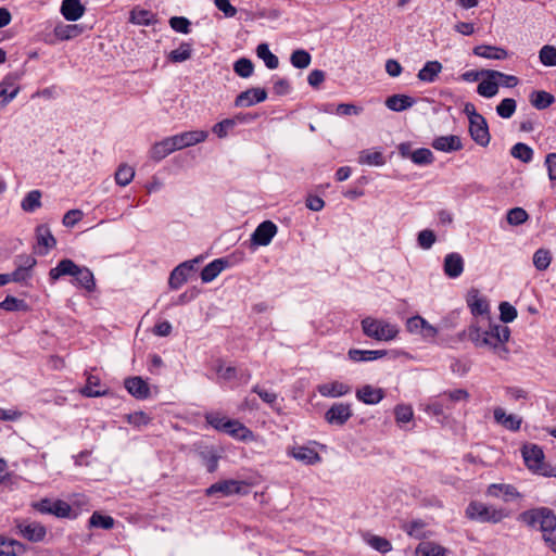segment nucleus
Segmentation results:
<instances>
[{"instance_id": "obj_55", "label": "nucleus", "mask_w": 556, "mask_h": 556, "mask_svg": "<svg viewBox=\"0 0 556 556\" xmlns=\"http://www.w3.org/2000/svg\"><path fill=\"white\" fill-rule=\"evenodd\" d=\"M130 21L137 25L149 26L156 22L155 15L148 10H134L130 15Z\"/></svg>"}, {"instance_id": "obj_26", "label": "nucleus", "mask_w": 556, "mask_h": 556, "mask_svg": "<svg viewBox=\"0 0 556 556\" xmlns=\"http://www.w3.org/2000/svg\"><path fill=\"white\" fill-rule=\"evenodd\" d=\"M288 454L305 465H314L321 460L320 455L308 446H294Z\"/></svg>"}, {"instance_id": "obj_45", "label": "nucleus", "mask_w": 556, "mask_h": 556, "mask_svg": "<svg viewBox=\"0 0 556 556\" xmlns=\"http://www.w3.org/2000/svg\"><path fill=\"white\" fill-rule=\"evenodd\" d=\"M256 55L262 59L269 70H275L279 65L277 55L271 53L267 43H260L256 48Z\"/></svg>"}, {"instance_id": "obj_29", "label": "nucleus", "mask_w": 556, "mask_h": 556, "mask_svg": "<svg viewBox=\"0 0 556 556\" xmlns=\"http://www.w3.org/2000/svg\"><path fill=\"white\" fill-rule=\"evenodd\" d=\"M473 54L488 60H505L508 58V52L506 49L489 45H480L475 47Z\"/></svg>"}, {"instance_id": "obj_14", "label": "nucleus", "mask_w": 556, "mask_h": 556, "mask_svg": "<svg viewBox=\"0 0 556 556\" xmlns=\"http://www.w3.org/2000/svg\"><path fill=\"white\" fill-rule=\"evenodd\" d=\"M469 134L471 139L481 147H486L490 143L491 136L484 117L469 122Z\"/></svg>"}, {"instance_id": "obj_51", "label": "nucleus", "mask_w": 556, "mask_h": 556, "mask_svg": "<svg viewBox=\"0 0 556 556\" xmlns=\"http://www.w3.org/2000/svg\"><path fill=\"white\" fill-rule=\"evenodd\" d=\"M239 121H242L240 116H237L236 118H226L222 122L215 124L213 126L212 131L218 137V138H225L227 137L228 132L232 130Z\"/></svg>"}, {"instance_id": "obj_43", "label": "nucleus", "mask_w": 556, "mask_h": 556, "mask_svg": "<svg viewBox=\"0 0 556 556\" xmlns=\"http://www.w3.org/2000/svg\"><path fill=\"white\" fill-rule=\"evenodd\" d=\"M554 96L543 90L533 91L530 96L531 104L538 110H544L548 108L554 103Z\"/></svg>"}, {"instance_id": "obj_28", "label": "nucleus", "mask_w": 556, "mask_h": 556, "mask_svg": "<svg viewBox=\"0 0 556 556\" xmlns=\"http://www.w3.org/2000/svg\"><path fill=\"white\" fill-rule=\"evenodd\" d=\"M317 390L325 397H340L351 392V387L339 381L319 384Z\"/></svg>"}, {"instance_id": "obj_19", "label": "nucleus", "mask_w": 556, "mask_h": 556, "mask_svg": "<svg viewBox=\"0 0 556 556\" xmlns=\"http://www.w3.org/2000/svg\"><path fill=\"white\" fill-rule=\"evenodd\" d=\"M443 270L448 278H458L464 271L463 256L456 252L446 254L444 257Z\"/></svg>"}, {"instance_id": "obj_53", "label": "nucleus", "mask_w": 556, "mask_h": 556, "mask_svg": "<svg viewBox=\"0 0 556 556\" xmlns=\"http://www.w3.org/2000/svg\"><path fill=\"white\" fill-rule=\"evenodd\" d=\"M365 541L370 547L382 554H386L392 549L390 541L382 536L368 534L365 538Z\"/></svg>"}, {"instance_id": "obj_4", "label": "nucleus", "mask_w": 556, "mask_h": 556, "mask_svg": "<svg viewBox=\"0 0 556 556\" xmlns=\"http://www.w3.org/2000/svg\"><path fill=\"white\" fill-rule=\"evenodd\" d=\"M526 466L534 473L544 477H556V466L544 462V452L536 444H526L521 450Z\"/></svg>"}, {"instance_id": "obj_8", "label": "nucleus", "mask_w": 556, "mask_h": 556, "mask_svg": "<svg viewBox=\"0 0 556 556\" xmlns=\"http://www.w3.org/2000/svg\"><path fill=\"white\" fill-rule=\"evenodd\" d=\"M35 508L41 514H49L59 518L71 517L72 513L71 505L62 500L51 501L45 498L35 504Z\"/></svg>"}, {"instance_id": "obj_48", "label": "nucleus", "mask_w": 556, "mask_h": 556, "mask_svg": "<svg viewBox=\"0 0 556 556\" xmlns=\"http://www.w3.org/2000/svg\"><path fill=\"white\" fill-rule=\"evenodd\" d=\"M513 157L520 160L523 163H530L533 159V150L528 144L518 142L510 149Z\"/></svg>"}, {"instance_id": "obj_9", "label": "nucleus", "mask_w": 556, "mask_h": 556, "mask_svg": "<svg viewBox=\"0 0 556 556\" xmlns=\"http://www.w3.org/2000/svg\"><path fill=\"white\" fill-rule=\"evenodd\" d=\"M247 484L243 481L228 479L213 483L205 490L207 496L220 494L222 496H230L233 494H241Z\"/></svg>"}, {"instance_id": "obj_38", "label": "nucleus", "mask_w": 556, "mask_h": 556, "mask_svg": "<svg viewBox=\"0 0 556 556\" xmlns=\"http://www.w3.org/2000/svg\"><path fill=\"white\" fill-rule=\"evenodd\" d=\"M75 283L88 292H91L96 288L94 277L92 271L87 267L79 266L74 276Z\"/></svg>"}, {"instance_id": "obj_10", "label": "nucleus", "mask_w": 556, "mask_h": 556, "mask_svg": "<svg viewBox=\"0 0 556 556\" xmlns=\"http://www.w3.org/2000/svg\"><path fill=\"white\" fill-rule=\"evenodd\" d=\"M277 226L271 220L262 222L251 235V242L254 245L266 247L277 233Z\"/></svg>"}, {"instance_id": "obj_41", "label": "nucleus", "mask_w": 556, "mask_h": 556, "mask_svg": "<svg viewBox=\"0 0 556 556\" xmlns=\"http://www.w3.org/2000/svg\"><path fill=\"white\" fill-rule=\"evenodd\" d=\"M83 33V28L76 24H61L55 26L54 35L60 40H70Z\"/></svg>"}, {"instance_id": "obj_44", "label": "nucleus", "mask_w": 556, "mask_h": 556, "mask_svg": "<svg viewBox=\"0 0 556 556\" xmlns=\"http://www.w3.org/2000/svg\"><path fill=\"white\" fill-rule=\"evenodd\" d=\"M358 163L369 166H382L384 164V157L380 151L363 150L359 153Z\"/></svg>"}, {"instance_id": "obj_12", "label": "nucleus", "mask_w": 556, "mask_h": 556, "mask_svg": "<svg viewBox=\"0 0 556 556\" xmlns=\"http://www.w3.org/2000/svg\"><path fill=\"white\" fill-rule=\"evenodd\" d=\"M18 75L9 74L0 83V106L4 108L10 103L18 93L20 87L17 85Z\"/></svg>"}, {"instance_id": "obj_1", "label": "nucleus", "mask_w": 556, "mask_h": 556, "mask_svg": "<svg viewBox=\"0 0 556 556\" xmlns=\"http://www.w3.org/2000/svg\"><path fill=\"white\" fill-rule=\"evenodd\" d=\"M468 339L477 348H485L504 358L508 354L506 343L510 338V329L501 324H490L486 329L471 325L467 331Z\"/></svg>"}, {"instance_id": "obj_27", "label": "nucleus", "mask_w": 556, "mask_h": 556, "mask_svg": "<svg viewBox=\"0 0 556 556\" xmlns=\"http://www.w3.org/2000/svg\"><path fill=\"white\" fill-rule=\"evenodd\" d=\"M387 353L388 352L386 350L350 349L348 352V357L350 361L354 363L372 362L384 357Z\"/></svg>"}, {"instance_id": "obj_34", "label": "nucleus", "mask_w": 556, "mask_h": 556, "mask_svg": "<svg viewBox=\"0 0 556 556\" xmlns=\"http://www.w3.org/2000/svg\"><path fill=\"white\" fill-rule=\"evenodd\" d=\"M79 266L76 265L72 260L64 258L58 263V265L50 269L49 277L51 280H58L62 276H75V273Z\"/></svg>"}, {"instance_id": "obj_18", "label": "nucleus", "mask_w": 556, "mask_h": 556, "mask_svg": "<svg viewBox=\"0 0 556 556\" xmlns=\"http://www.w3.org/2000/svg\"><path fill=\"white\" fill-rule=\"evenodd\" d=\"M356 399L367 405H376L384 397V391L370 384H365L356 390Z\"/></svg>"}, {"instance_id": "obj_58", "label": "nucleus", "mask_w": 556, "mask_h": 556, "mask_svg": "<svg viewBox=\"0 0 556 556\" xmlns=\"http://www.w3.org/2000/svg\"><path fill=\"white\" fill-rule=\"evenodd\" d=\"M529 218L527 211L522 207H514L507 212L506 219L511 226H519L526 223Z\"/></svg>"}, {"instance_id": "obj_5", "label": "nucleus", "mask_w": 556, "mask_h": 556, "mask_svg": "<svg viewBox=\"0 0 556 556\" xmlns=\"http://www.w3.org/2000/svg\"><path fill=\"white\" fill-rule=\"evenodd\" d=\"M466 516L479 522L498 523L509 516L504 508H496L482 502H470L466 508Z\"/></svg>"}, {"instance_id": "obj_2", "label": "nucleus", "mask_w": 556, "mask_h": 556, "mask_svg": "<svg viewBox=\"0 0 556 556\" xmlns=\"http://www.w3.org/2000/svg\"><path fill=\"white\" fill-rule=\"evenodd\" d=\"M518 521L542 532L544 542L556 553V515L547 507H536L520 513Z\"/></svg>"}, {"instance_id": "obj_35", "label": "nucleus", "mask_w": 556, "mask_h": 556, "mask_svg": "<svg viewBox=\"0 0 556 556\" xmlns=\"http://www.w3.org/2000/svg\"><path fill=\"white\" fill-rule=\"evenodd\" d=\"M415 104V100L406 94H393L386 100V106L394 112H403Z\"/></svg>"}, {"instance_id": "obj_23", "label": "nucleus", "mask_w": 556, "mask_h": 556, "mask_svg": "<svg viewBox=\"0 0 556 556\" xmlns=\"http://www.w3.org/2000/svg\"><path fill=\"white\" fill-rule=\"evenodd\" d=\"M18 533L30 542H40L47 534L46 528L38 522L18 523Z\"/></svg>"}, {"instance_id": "obj_63", "label": "nucleus", "mask_w": 556, "mask_h": 556, "mask_svg": "<svg viewBox=\"0 0 556 556\" xmlns=\"http://www.w3.org/2000/svg\"><path fill=\"white\" fill-rule=\"evenodd\" d=\"M500 319L504 324L511 323L517 317V309L508 302H502L500 304Z\"/></svg>"}, {"instance_id": "obj_13", "label": "nucleus", "mask_w": 556, "mask_h": 556, "mask_svg": "<svg viewBox=\"0 0 556 556\" xmlns=\"http://www.w3.org/2000/svg\"><path fill=\"white\" fill-rule=\"evenodd\" d=\"M267 99V91L264 88H250L239 93L235 100L238 108H249Z\"/></svg>"}, {"instance_id": "obj_32", "label": "nucleus", "mask_w": 556, "mask_h": 556, "mask_svg": "<svg viewBox=\"0 0 556 556\" xmlns=\"http://www.w3.org/2000/svg\"><path fill=\"white\" fill-rule=\"evenodd\" d=\"M26 546L17 540L0 535V556H21Z\"/></svg>"}, {"instance_id": "obj_62", "label": "nucleus", "mask_w": 556, "mask_h": 556, "mask_svg": "<svg viewBox=\"0 0 556 556\" xmlns=\"http://www.w3.org/2000/svg\"><path fill=\"white\" fill-rule=\"evenodd\" d=\"M540 61L545 66H556V48L554 46H543L539 52Z\"/></svg>"}, {"instance_id": "obj_20", "label": "nucleus", "mask_w": 556, "mask_h": 556, "mask_svg": "<svg viewBox=\"0 0 556 556\" xmlns=\"http://www.w3.org/2000/svg\"><path fill=\"white\" fill-rule=\"evenodd\" d=\"M125 389L134 397L146 400L150 396V387L141 377H129L124 381Z\"/></svg>"}, {"instance_id": "obj_52", "label": "nucleus", "mask_w": 556, "mask_h": 556, "mask_svg": "<svg viewBox=\"0 0 556 556\" xmlns=\"http://www.w3.org/2000/svg\"><path fill=\"white\" fill-rule=\"evenodd\" d=\"M89 527L110 530L114 527V519L111 516L94 511L89 518Z\"/></svg>"}, {"instance_id": "obj_7", "label": "nucleus", "mask_w": 556, "mask_h": 556, "mask_svg": "<svg viewBox=\"0 0 556 556\" xmlns=\"http://www.w3.org/2000/svg\"><path fill=\"white\" fill-rule=\"evenodd\" d=\"M37 261L28 254H20L14 258L15 270L13 275L14 282H24L31 278V270L36 266Z\"/></svg>"}, {"instance_id": "obj_40", "label": "nucleus", "mask_w": 556, "mask_h": 556, "mask_svg": "<svg viewBox=\"0 0 556 556\" xmlns=\"http://www.w3.org/2000/svg\"><path fill=\"white\" fill-rule=\"evenodd\" d=\"M81 394L86 397H98L108 393L106 389H101L100 378L93 375L87 377V382L81 389Z\"/></svg>"}, {"instance_id": "obj_59", "label": "nucleus", "mask_w": 556, "mask_h": 556, "mask_svg": "<svg viewBox=\"0 0 556 556\" xmlns=\"http://www.w3.org/2000/svg\"><path fill=\"white\" fill-rule=\"evenodd\" d=\"M410 160L417 165H428L434 161V156L431 150L419 148L412 152Z\"/></svg>"}, {"instance_id": "obj_16", "label": "nucleus", "mask_w": 556, "mask_h": 556, "mask_svg": "<svg viewBox=\"0 0 556 556\" xmlns=\"http://www.w3.org/2000/svg\"><path fill=\"white\" fill-rule=\"evenodd\" d=\"M208 134L205 130H190L174 135V141L177 150L192 147L206 140Z\"/></svg>"}, {"instance_id": "obj_64", "label": "nucleus", "mask_w": 556, "mask_h": 556, "mask_svg": "<svg viewBox=\"0 0 556 556\" xmlns=\"http://www.w3.org/2000/svg\"><path fill=\"white\" fill-rule=\"evenodd\" d=\"M190 25V21L184 16H173L169 18V26L180 34H189L191 31Z\"/></svg>"}, {"instance_id": "obj_31", "label": "nucleus", "mask_w": 556, "mask_h": 556, "mask_svg": "<svg viewBox=\"0 0 556 556\" xmlns=\"http://www.w3.org/2000/svg\"><path fill=\"white\" fill-rule=\"evenodd\" d=\"M36 239H37V245L39 248H43L42 250H39L40 254H47L50 249L55 247L56 240L51 233L50 228L47 225H39L36 228Z\"/></svg>"}, {"instance_id": "obj_11", "label": "nucleus", "mask_w": 556, "mask_h": 556, "mask_svg": "<svg viewBox=\"0 0 556 556\" xmlns=\"http://www.w3.org/2000/svg\"><path fill=\"white\" fill-rule=\"evenodd\" d=\"M352 417V408L346 403H334L325 414L330 425L343 426Z\"/></svg>"}, {"instance_id": "obj_39", "label": "nucleus", "mask_w": 556, "mask_h": 556, "mask_svg": "<svg viewBox=\"0 0 556 556\" xmlns=\"http://www.w3.org/2000/svg\"><path fill=\"white\" fill-rule=\"evenodd\" d=\"M223 432L242 441L252 437V432L242 422L235 419H228Z\"/></svg>"}, {"instance_id": "obj_54", "label": "nucleus", "mask_w": 556, "mask_h": 556, "mask_svg": "<svg viewBox=\"0 0 556 556\" xmlns=\"http://www.w3.org/2000/svg\"><path fill=\"white\" fill-rule=\"evenodd\" d=\"M135 176V170L131 166L127 164H122L118 166L115 173V181L117 185L125 187L131 182Z\"/></svg>"}, {"instance_id": "obj_60", "label": "nucleus", "mask_w": 556, "mask_h": 556, "mask_svg": "<svg viewBox=\"0 0 556 556\" xmlns=\"http://www.w3.org/2000/svg\"><path fill=\"white\" fill-rule=\"evenodd\" d=\"M552 261L551 252L546 249H539L533 255V265L538 270H545L548 268Z\"/></svg>"}, {"instance_id": "obj_17", "label": "nucleus", "mask_w": 556, "mask_h": 556, "mask_svg": "<svg viewBox=\"0 0 556 556\" xmlns=\"http://www.w3.org/2000/svg\"><path fill=\"white\" fill-rule=\"evenodd\" d=\"M197 260L181 263L170 273L168 285L172 289H179L187 280L189 273L194 268Z\"/></svg>"}, {"instance_id": "obj_47", "label": "nucleus", "mask_w": 556, "mask_h": 556, "mask_svg": "<svg viewBox=\"0 0 556 556\" xmlns=\"http://www.w3.org/2000/svg\"><path fill=\"white\" fill-rule=\"evenodd\" d=\"M402 529L412 538H415V539H424L426 538L427 533H426V523L418 519V520H413V521H409V522H405L403 526H402Z\"/></svg>"}, {"instance_id": "obj_24", "label": "nucleus", "mask_w": 556, "mask_h": 556, "mask_svg": "<svg viewBox=\"0 0 556 556\" xmlns=\"http://www.w3.org/2000/svg\"><path fill=\"white\" fill-rule=\"evenodd\" d=\"M467 304L471 311V314L477 316L489 315L490 305L486 298L480 295L479 291L472 289L467 295Z\"/></svg>"}, {"instance_id": "obj_56", "label": "nucleus", "mask_w": 556, "mask_h": 556, "mask_svg": "<svg viewBox=\"0 0 556 556\" xmlns=\"http://www.w3.org/2000/svg\"><path fill=\"white\" fill-rule=\"evenodd\" d=\"M483 73H485V76L489 78H497L501 80V84L504 87L513 88L518 85V78L514 75H507L498 71L494 70H483Z\"/></svg>"}, {"instance_id": "obj_37", "label": "nucleus", "mask_w": 556, "mask_h": 556, "mask_svg": "<svg viewBox=\"0 0 556 556\" xmlns=\"http://www.w3.org/2000/svg\"><path fill=\"white\" fill-rule=\"evenodd\" d=\"M441 71L442 64L439 61H428L422 68L419 70L417 77L421 81L433 83Z\"/></svg>"}, {"instance_id": "obj_3", "label": "nucleus", "mask_w": 556, "mask_h": 556, "mask_svg": "<svg viewBox=\"0 0 556 556\" xmlns=\"http://www.w3.org/2000/svg\"><path fill=\"white\" fill-rule=\"evenodd\" d=\"M363 333L377 341H392L399 334V327L386 319L365 317L361 321Z\"/></svg>"}, {"instance_id": "obj_6", "label": "nucleus", "mask_w": 556, "mask_h": 556, "mask_svg": "<svg viewBox=\"0 0 556 556\" xmlns=\"http://www.w3.org/2000/svg\"><path fill=\"white\" fill-rule=\"evenodd\" d=\"M244 260L243 251H235L227 257H220L208 263L201 271L203 282L213 281L224 269L236 265Z\"/></svg>"}, {"instance_id": "obj_57", "label": "nucleus", "mask_w": 556, "mask_h": 556, "mask_svg": "<svg viewBox=\"0 0 556 556\" xmlns=\"http://www.w3.org/2000/svg\"><path fill=\"white\" fill-rule=\"evenodd\" d=\"M233 71L238 76L248 78L253 74L254 65L250 59L241 58L235 62Z\"/></svg>"}, {"instance_id": "obj_30", "label": "nucleus", "mask_w": 556, "mask_h": 556, "mask_svg": "<svg viewBox=\"0 0 556 556\" xmlns=\"http://www.w3.org/2000/svg\"><path fill=\"white\" fill-rule=\"evenodd\" d=\"M61 13L66 21L75 22L84 15L85 7L80 0H63Z\"/></svg>"}, {"instance_id": "obj_36", "label": "nucleus", "mask_w": 556, "mask_h": 556, "mask_svg": "<svg viewBox=\"0 0 556 556\" xmlns=\"http://www.w3.org/2000/svg\"><path fill=\"white\" fill-rule=\"evenodd\" d=\"M448 551L431 541H424L418 544L415 556H447Z\"/></svg>"}, {"instance_id": "obj_33", "label": "nucleus", "mask_w": 556, "mask_h": 556, "mask_svg": "<svg viewBox=\"0 0 556 556\" xmlns=\"http://www.w3.org/2000/svg\"><path fill=\"white\" fill-rule=\"evenodd\" d=\"M493 414L495 421L502 425L504 428L510 431H517L520 429L522 420L518 416L506 415L505 410L502 407H496Z\"/></svg>"}, {"instance_id": "obj_15", "label": "nucleus", "mask_w": 556, "mask_h": 556, "mask_svg": "<svg viewBox=\"0 0 556 556\" xmlns=\"http://www.w3.org/2000/svg\"><path fill=\"white\" fill-rule=\"evenodd\" d=\"M485 493L488 496L502 498L504 502H510L521 496L513 484L507 483H492Z\"/></svg>"}, {"instance_id": "obj_61", "label": "nucleus", "mask_w": 556, "mask_h": 556, "mask_svg": "<svg viewBox=\"0 0 556 556\" xmlns=\"http://www.w3.org/2000/svg\"><path fill=\"white\" fill-rule=\"evenodd\" d=\"M517 104L516 101L511 98L503 99L500 104L496 106V113L502 118H509L514 115L516 111Z\"/></svg>"}, {"instance_id": "obj_21", "label": "nucleus", "mask_w": 556, "mask_h": 556, "mask_svg": "<svg viewBox=\"0 0 556 556\" xmlns=\"http://www.w3.org/2000/svg\"><path fill=\"white\" fill-rule=\"evenodd\" d=\"M406 328L412 333H420L426 338H433L437 336V329L430 325L421 316H414L407 319Z\"/></svg>"}, {"instance_id": "obj_42", "label": "nucleus", "mask_w": 556, "mask_h": 556, "mask_svg": "<svg viewBox=\"0 0 556 556\" xmlns=\"http://www.w3.org/2000/svg\"><path fill=\"white\" fill-rule=\"evenodd\" d=\"M192 55V45L190 42H181L179 47L170 51L167 55L168 61L173 63H182Z\"/></svg>"}, {"instance_id": "obj_49", "label": "nucleus", "mask_w": 556, "mask_h": 556, "mask_svg": "<svg viewBox=\"0 0 556 556\" xmlns=\"http://www.w3.org/2000/svg\"><path fill=\"white\" fill-rule=\"evenodd\" d=\"M496 79L497 78H489L486 76V78L478 85L477 92L484 98H492L496 96L498 92V83Z\"/></svg>"}, {"instance_id": "obj_46", "label": "nucleus", "mask_w": 556, "mask_h": 556, "mask_svg": "<svg viewBox=\"0 0 556 556\" xmlns=\"http://www.w3.org/2000/svg\"><path fill=\"white\" fill-rule=\"evenodd\" d=\"M41 206V192L39 190L29 191L22 200L21 207L25 212H35Z\"/></svg>"}, {"instance_id": "obj_50", "label": "nucleus", "mask_w": 556, "mask_h": 556, "mask_svg": "<svg viewBox=\"0 0 556 556\" xmlns=\"http://www.w3.org/2000/svg\"><path fill=\"white\" fill-rule=\"evenodd\" d=\"M312 61L311 54L304 49H296L291 53L290 62L293 67L304 70L309 66Z\"/></svg>"}, {"instance_id": "obj_22", "label": "nucleus", "mask_w": 556, "mask_h": 556, "mask_svg": "<svg viewBox=\"0 0 556 556\" xmlns=\"http://www.w3.org/2000/svg\"><path fill=\"white\" fill-rule=\"evenodd\" d=\"M432 148L437 151L451 153L463 149L462 140L456 135L440 136L433 139Z\"/></svg>"}, {"instance_id": "obj_25", "label": "nucleus", "mask_w": 556, "mask_h": 556, "mask_svg": "<svg viewBox=\"0 0 556 556\" xmlns=\"http://www.w3.org/2000/svg\"><path fill=\"white\" fill-rule=\"evenodd\" d=\"M175 151H177V147L173 136L166 137L152 146L150 150V157L160 162Z\"/></svg>"}]
</instances>
